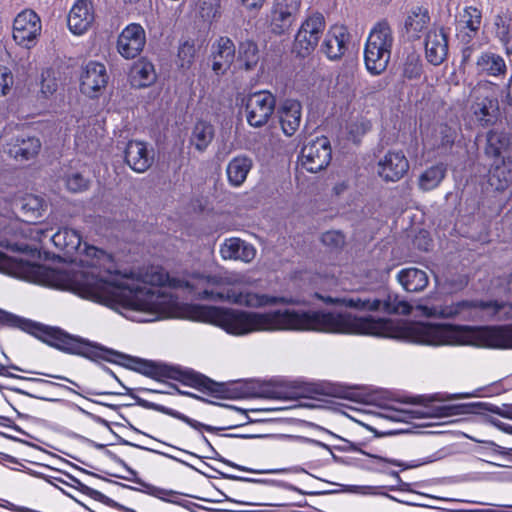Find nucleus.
Wrapping results in <instances>:
<instances>
[{"label": "nucleus", "mask_w": 512, "mask_h": 512, "mask_svg": "<svg viewBox=\"0 0 512 512\" xmlns=\"http://www.w3.org/2000/svg\"><path fill=\"white\" fill-rule=\"evenodd\" d=\"M82 268L73 271L48 269L41 265H24L0 251V272L12 274L22 270L56 289L109 307L136 322H153L178 316L177 299L153 287L189 289L198 299L228 301L259 309L267 306L298 304L294 297L272 296L248 290H224L226 284L248 283L242 278L231 280L219 274H196L190 279L170 277L159 265L143 266L121 272L114 257L95 246L85 244L80 259Z\"/></svg>", "instance_id": "f257e3e1"}, {"label": "nucleus", "mask_w": 512, "mask_h": 512, "mask_svg": "<svg viewBox=\"0 0 512 512\" xmlns=\"http://www.w3.org/2000/svg\"><path fill=\"white\" fill-rule=\"evenodd\" d=\"M33 333L41 341L65 353L82 356L93 361L102 359L120 364L156 380L161 378L174 379L181 382L183 385L207 391L211 394L220 392L219 384L192 369L168 366L131 357L107 349L87 339L68 334L58 327L36 324Z\"/></svg>", "instance_id": "f03ea898"}, {"label": "nucleus", "mask_w": 512, "mask_h": 512, "mask_svg": "<svg viewBox=\"0 0 512 512\" xmlns=\"http://www.w3.org/2000/svg\"><path fill=\"white\" fill-rule=\"evenodd\" d=\"M510 308L505 302L464 299L455 302L426 301L417 305L422 316L465 322L502 320Z\"/></svg>", "instance_id": "7ed1b4c3"}, {"label": "nucleus", "mask_w": 512, "mask_h": 512, "mask_svg": "<svg viewBox=\"0 0 512 512\" xmlns=\"http://www.w3.org/2000/svg\"><path fill=\"white\" fill-rule=\"evenodd\" d=\"M320 298V296L317 294ZM325 303L340 304L359 311H382L388 314L408 315L411 313V305L400 299L398 295L388 294L379 297L376 294L362 292L344 296L341 298H322Z\"/></svg>", "instance_id": "20e7f679"}, {"label": "nucleus", "mask_w": 512, "mask_h": 512, "mask_svg": "<svg viewBox=\"0 0 512 512\" xmlns=\"http://www.w3.org/2000/svg\"><path fill=\"white\" fill-rule=\"evenodd\" d=\"M394 43L392 29L386 20L379 21L371 29L364 48L367 70L373 75L381 74L391 58Z\"/></svg>", "instance_id": "39448f33"}, {"label": "nucleus", "mask_w": 512, "mask_h": 512, "mask_svg": "<svg viewBox=\"0 0 512 512\" xmlns=\"http://www.w3.org/2000/svg\"><path fill=\"white\" fill-rule=\"evenodd\" d=\"M469 117L480 127L494 125L499 117V103L490 91L488 82H479L471 91Z\"/></svg>", "instance_id": "423d86ee"}, {"label": "nucleus", "mask_w": 512, "mask_h": 512, "mask_svg": "<svg viewBox=\"0 0 512 512\" xmlns=\"http://www.w3.org/2000/svg\"><path fill=\"white\" fill-rule=\"evenodd\" d=\"M247 123L255 128L266 125L274 113L276 98L269 91L251 93L243 100Z\"/></svg>", "instance_id": "0eeeda50"}, {"label": "nucleus", "mask_w": 512, "mask_h": 512, "mask_svg": "<svg viewBox=\"0 0 512 512\" xmlns=\"http://www.w3.org/2000/svg\"><path fill=\"white\" fill-rule=\"evenodd\" d=\"M41 31V19L32 9H24L14 18L12 37L22 48L31 49L36 46Z\"/></svg>", "instance_id": "6e6552de"}, {"label": "nucleus", "mask_w": 512, "mask_h": 512, "mask_svg": "<svg viewBox=\"0 0 512 512\" xmlns=\"http://www.w3.org/2000/svg\"><path fill=\"white\" fill-rule=\"evenodd\" d=\"M105 454L112 461H114L118 465L122 466L128 472V474H132V477H122V479L133 482V483L137 484L138 486L134 487V486H130L127 484L116 482L117 485H119L125 489H130V490H134V491H138V492L147 494L149 496L158 498L165 502L176 503V504H180L184 507H187L186 504L181 503L177 500V498L179 496L178 492L169 490V489H165V488H161V487H157L155 485L145 482L144 480H142L141 478L138 477V474L134 469L129 467L124 460H122L120 457H118L112 451L106 450Z\"/></svg>", "instance_id": "1a4fd4ad"}, {"label": "nucleus", "mask_w": 512, "mask_h": 512, "mask_svg": "<svg viewBox=\"0 0 512 512\" xmlns=\"http://www.w3.org/2000/svg\"><path fill=\"white\" fill-rule=\"evenodd\" d=\"M331 146L327 137H318L305 144L300 153L302 167L311 173L326 168L331 161Z\"/></svg>", "instance_id": "9d476101"}, {"label": "nucleus", "mask_w": 512, "mask_h": 512, "mask_svg": "<svg viewBox=\"0 0 512 512\" xmlns=\"http://www.w3.org/2000/svg\"><path fill=\"white\" fill-rule=\"evenodd\" d=\"M146 32L139 23H129L119 33L116 41L117 52L125 59H134L146 45Z\"/></svg>", "instance_id": "9b49d317"}, {"label": "nucleus", "mask_w": 512, "mask_h": 512, "mask_svg": "<svg viewBox=\"0 0 512 512\" xmlns=\"http://www.w3.org/2000/svg\"><path fill=\"white\" fill-rule=\"evenodd\" d=\"M300 0H275L270 13V29L276 35L287 33L297 19Z\"/></svg>", "instance_id": "f8f14e48"}, {"label": "nucleus", "mask_w": 512, "mask_h": 512, "mask_svg": "<svg viewBox=\"0 0 512 512\" xmlns=\"http://www.w3.org/2000/svg\"><path fill=\"white\" fill-rule=\"evenodd\" d=\"M236 47L227 36L218 37L211 45V69L217 76L227 73L235 60Z\"/></svg>", "instance_id": "ddd939ff"}, {"label": "nucleus", "mask_w": 512, "mask_h": 512, "mask_svg": "<svg viewBox=\"0 0 512 512\" xmlns=\"http://www.w3.org/2000/svg\"><path fill=\"white\" fill-rule=\"evenodd\" d=\"M137 404L145 409L154 410V411L163 413L165 415L171 416L175 419H178V420L184 422L185 424L189 425L194 430L200 432L201 433L200 439H201L202 443L206 446V449L208 447L212 446V444L208 440V438L202 433V431L218 434L219 431L224 430V428H222V427H215L212 425L204 424L202 422H199L195 419L188 417L187 415H185L177 410H174L172 408H169L164 405L157 404V403H154V402L142 399V398H137Z\"/></svg>", "instance_id": "4468645a"}, {"label": "nucleus", "mask_w": 512, "mask_h": 512, "mask_svg": "<svg viewBox=\"0 0 512 512\" xmlns=\"http://www.w3.org/2000/svg\"><path fill=\"white\" fill-rule=\"evenodd\" d=\"M409 170V161L401 150H390L378 162V174L387 182L402 179Z\"/></svg>", "instance_id": "2eb2a0df"}, {"label": "nucleus", "mask_w": 512, "mask_h": 512, "mask_svg": "<svg viewBox=\"0 0 512 512\" xmlns=\"http://www.w3.org/2000/svg\"><path fill=\"white\" fill-rule=\"evenodd\" d=\"M108 82V75L104 64L88 62L80 77V90L83 94L94 97Z\"/></svg>", "instance_id": "dca6fc26"}, {"label": "nucleus", "mask_w": 512, "mask_h": 512, "mask_svg": "<svg viewBox=\"0 0 512 512\" xmlns=\"http://www.w3.org/2000/svg\"><path fill=\"white\" fill-rule=\"evenodd\" d=\"M95 19L92 2L77 0L68 15V27L75 35L84 34L93 24Z\"/></svg>", "instance_id": "f3484780"}, {"label": "nucleus", "mask_w": 512, "mask_h": 512, "mask_svg": "<svg viewBox=\"0 0 512 512\" xmlns=\"http://www.w3.org/2000/svg\"><path fill=\"white\" fill-rule=\"evenodd\" d=\"M448 55V38L443 28H433L428 31L425 38V56L427 61L438 66Z\"/></svg>", "instance_id": "a211bd4d"}, {"label": "nucleus", "mask_w": 512, "mask_h": 512, "mask_svg": "<svg viewBox=\"0 0 512 512\" xmlns=\"http://www.w3.org/2000/svg\"><path fill=\"white\" fill-rule=\"evenodd\" d=\"M349 33L344 26H333L327 32L321 45V52L329 60L340 59L347 50Z\"/></svg>", "instance_id": "6ab92c4d"}, {"label": "nucleus", "mask_w": 512, "mask_h": 512, "mask_svg": "<svg viewBox=\"0 0 512 512\" xmlns=\"http://www.w3.org/2000/svg\"><path fill=\"white\" fill-rule=\"evenodd\" d=\"M482 20L481 11L473 6L465 7L456 25L457 38L468 44L477 34Z\"/></svg>", "instance_id": "aec40b11"}, {"label": "nucleus", "mask_w": 512, "mask_h": 512, "mask_svg": "<svg viewBox=\"0 0 512 512\" xmlns=\"http://www.w3.org/2000/svg\"><path fill=\"white\" fill-rule=\"evenodd\" d=\"M279 122L283 133L292 136L298 130L302 118V106L299 101L286 99L278 108Z\"/></svg>", "instance_id": "412c9836"}, {"label": "nucleus", "mask_w": 512, "mask_h": 512, "mask_svg": "<svg viewBox=\"0 0 512 512\" xmlns=\"http://www.w3.org/2000/svg\"><path fill=\"white\" fill-rule=\"evenodd\" d=\"M220 255L224 260H239L250 263L256 256V249L240 238L231 237L225 239L220 245Z\"/></svg>", "instance_id": "4be33fe9"}, {"label": "nucleus", "mask_w": 512, "mask_h": 512, "mask_svg": "<svg viewBox=\"0 0 512 512\" xmlns=\"http://www.w3.org/2000/svg\"><path fill=\"white\" fill-rule=\"evenodd\" d=\"M125 161L137 173L145 172L153 162V155L142 141H129L125 149Z\"/></svg>", "instance_id": "5701e85b"}, {"label": "nucleus", "mask_w": 512, "mask_h": 512, "mask_svg": "<svg viewBox=\"0 0 512 512\" xmlns=\"http://www.w3.org/2000/svg\"><path fill=\"white\" fill-rule=\"evenodd\" d=\"M476 70L479 75L499 78L505 76L507 65L501 55L491 51H484L477 57Z\"/></svg>", "instance_id": "b1692460"}, {"label": "nucleus", "mask_w": 512, "mask_h": 512, "mask_svg": "<svg viewBox=\"0 0 512 512\" xmlns=\"http://www.w3.org/2000/svg\"><path fill=\"white\" fill-rule=\"evenodd\" d=\"M41 148L40 140L29 135H19L9 145V154L16 161H27L34 158Z\"/></svg>", "instance_id": "393cba45"}, {"label": "nucleus", "mask_w": 512, "mask_h": 512, "mask_svg": "<svg viewBox=\"0 0 512 512\" xmlns=\"http://www.w3.org/2000/svg\"><path fill=\"white\" fill-rule=\"evenodd\" d=\"M49 237L53 245L68 256L77 253L82 244L79 232L67 227L59 229Z\"/></svg>", "instance_id": "a878e982"}, {"label": "nucleus", "mask_w": 512, "mask_h": 512, "mask_svg": "<svg viewBox=\"0 0 512 512\" xmlns=\"http://www.w3.org/2000/svg\"><path fill=\"white\" fill-rule=\"evenodd\" d=\"M489 173L491 186L498 191H504L512 184V160L510 158L494 160Z\"/></svg>", "instance_id": "bb28decb"}, {"label": "nucleus", "mask_w": 512, "mask_h": 512, "mask_svg": "<svg viewBox=\"0 0 512 512\" xmlns=\"http://www.w3.org/2000/svg\"><path fill=\"white\" fill-rule=\"evenodd\" d=\"M367 455L369 456L370 460L366 465H364L366 469L392 476L397 481V486H399V489L406 490L408 484L402 482L398 472L390 468L391 466H401V463L398 460L384 458L376 455ZM388 489L394 491L396 490V485L389 486Z\"/></svg>", "instance_id": "cd10ccee"}, {"label": "nucleus", "mask_w": 512, "mask_h": 512, "mask_svg": "<svg viewBox=\"0 0 512 512\" xmlns=\"http://www.w3.org/2000/svg\"><path fill=\"white\" fill-rule=\"evenodd\" d=\"M456 137L457 131L455 128L447 124H439L433 128L430 135H426L425 141L434 149L444 153L452 148Z\"/></svg>", "instance_id": "c85d7f7f"}, {"label": "nucleus", "mask_w": 512, "mask_h": 512, "mask_svg": "<svg viewBox=\"0 0 512 512\" xmlns=\"http://www.w3.org/2000/svg\"><path fill=\"white\" fill-rule=\"evenodd\" d=\"M430 15L427 8L417 6L411 9L406 20L405 30L409 37L419 39L422 33L428 28Z\"/></svg>", "instance_id": "c756f323"}, {"label": "nucleus", "mask_w": 512, "mask_h": 512, "mask_svg": "<svg viewBox=\"0 0 512 512\" xmlns=\"http://www.w3.org/2000/svg\"><path fill=\"white\" fill-rule=\"evenodd\" d=\"M397 279L401 286L408 292L422 291L429 283L427 273L415 267L400 270L397 274Z\"/></svg>", "instance_id": "7c9ffc66"}, {"label": "nucleus", "mask_w": 512, "mask_h": 512, "mask_svg": "<svg viewBox=\"0 0 512 512\" xmlns=\"http://www.w3.org/2000/svg\"><path fill=\"white\" fill-rule=\"evenodd\" d=\"M447 173V164L435 163L423 170L418 177V187L422 191L436 189L444 180Z\"/></svg>", "instance_id": "2f4dec72"}, {"label": "nucleus", "mask_w": 512, "mask_h": 512, "mask_svg": "<svg viewBox=\"0 0 512 512\" xmlns=\"http://www.w3.org/2000/svg\"><path fill=\"white\" fill-rule=\"evenodd\" d=\"M252 168V160L247 156H236L232 158L226 169L227 178L230 185L234 187L241 186L247 178Z\"/></svg>", "instance_id": "473e14b6"}, {"label": "nucleus", "mask_w": 512, "mask_h": 512, "mask_svg": "<svg viewBox=\"0 0 512 512\" xmlns=\"http://www.w3.org/2000/svg\"><path fill=\"white\" fill-rule=\"evenodd\" d=\"M198 49L195 39L186 38L179 41L176 65L180 71L187 72L193 67Z\"/></svg>", "instance_id": "72a5a7b5"}, {"label": "nucleus", "mask_w": 512, "mask_h": 512, "mask_svg": "<svg viewBox=\"0 0 512 512\" xmlns=\"http://www.w3.org/2000/svg\"><path fill=\"white\" fill-rule=\"evenodd\" d=\"M509 146V137L504 132L490 130L486 136L485 155L494 160H500L503 152Z\"/></svg>", "instance_id": "f704fd0d"}, {"label": "nucleus", "mask_w": 512, "mask_h": 512, "mask_svg": "<svg viewBox=\"0 0 512 512\" xmlns=\"http://www.w3.org/2000/svg\"><path fill=\"white\" fill-rule=\"evenodd\" d=\"M213 137V126L207 122L199 121L192 129L189 142L197 151L204 152L212 142Z\"/></svg>", "instance_id": "c9c22d12"}, {"label": "nucleus", "mask_w": 512, "mask_h": 512, "mask_svg": "<svg viewBox=\"0 0 512 512\" xmlns=\"http://www.w3.org/2000/svg\"><path fill=\"white\" fill-rule=\"evenodd\" d=\"M511 16L505 13L497 14L494 17V34L506 49L507 53L512 52V29Z\"/></svg>", "instance_id": "e433bc0d"}, {"label": "nucleus", "mask_w": 512, "mask_h": 512, "mask_svg": "<svg viewBox=\"0 0 512 512\" xmlns=\"http://www.w3.org/2000/svg\"><path fill=\"white\" fill-rule=\"evenodd\" d=\"M132 84L136 87H147L156 80L154 65L140 60L134 64L131 71Z\"/></svg>", "instance_id": "4c0bfd02"}, {"label": "nucleus", "mask_w": 512, "mask_h": 512, "mask_svg": "<svg viewBox=\"0 0 512 512\" xmlns=\"http://www.w3.org/2000/svg\"><path fill=\"white\" fill-rule=\"evenodd\" d=\"M259 50L255 42L251 40L243 41L238 48V61L245 70L254 69L259 62Z\"/></svg>", "instance_id": "58836bf2"}, {"label": "nucleus", "mask_w": 512, "mask_h": 512, "mask_svg": "<svg viewBox=\"0 0 512 512\" xmlns=\"http://www.w3.org/2000/svg\"><path fill=\"white\" fill-rule=\"evenodd\" d=\"M325 26L326 22L323 14L320 12H313L305 18L297 32H299L300 36L303 37L302 41H306L305 35L307 33L321 38Z\"/></svg>", "instance_id": "ea45409f"}, {"label": "nucleus", "mask_w": 512, "mask_h": 512, "mask_svg": "<svg viewBox=\"0 0 512 512\" xmlns=\"http://www.w3.org/2000/svg\"><path fill=\"white\" fill-rule=\"evenodd\" d=\"M20 208L27 218H38L45 210L46 203L40 196L27 194L20 199Z\"/></svg>", "instance_id": "a19ab883"}, {"label": "nucleus", "mask_w": 512, "mask_h": 512, "mask_svg": "<svg viewBox=\"0 0 512 512\" xmlns=\"http://www.w3.org/2000/svg\"><path fill=\"white\" fill-rule=\"evenodd\" d=\"M69 477H70L71 481L73 482V484H71L72 487L78 489L80 492L91 497L92 499L105 504L106 506L120 510V507L122 504L109 498L108 496L104 495L102 492L85 485L77 478L72 477L70 475H69Z\"/></svg>", "instance_id": "79ce46f5"}, {"label": "nucleus", "mask_w": 512, "mask_h": 512, "mask_svg": "<svg viewBox=\"0 0 512 512\" xmlns=\"http://www.w3.org/2000/svg\"><path fill=\"white\" fill-rule=\"evenodd\" d=\"M8 368H11V369L16 370V371H24L22 368H20V367H18L16 365L5 366L4 364L0 363V375L1 376H5V377H9V378H15V379L23 380V381L39 383V384L46 385V386H60V384L52 382V381H49V380H45V379H41V378L24 377V376H20V375L11 373V372L8 371ZM61 387H63V385H61ZM64 388H66L67 390H69L72 393H75L77 395H80L82 397L87 398L84 394H82V393H80V392H78V391H76V390H74L72 388H69V387H66V386H64Z\"/></svg>", "instance_id": "37998d69"}, {"label": "nucleus", "mask_w": 512, "mask_h": 512, "mask_svg": "<svg viewBox=\"0 0 512 512\" xmlns=\"http://www.w3.org/2000/svg\"><path fill=\"white\" fill-rule=\"evenodd\" d=\"M303 37L300 36V33L297 32L295 35V41H294V50L300 57H306L308 56L316 46L318 45V42L320 40L319 37L313 35V34H306L305 40L302 41Z\"/></svg>", "instance_id": "c03bdc74"}, {"label": "nucleus", "mask_w": 512, "mask_h": 512, "mask_svg": "<svg viewBox=\"0 0 512 512\" xmlns=\"http://www.w3.org/2000/svg\"><path fill=\"white\" fill-rule=\"evenodd\" d=\"M199 15L208 23H212L221 16L220 0H201L199 4Z\"/></svg>", "instance_id": "a18cd8bd"}, {"label": "nucleus", "mask_w": 512, "mask_h": 512, "mask_svg": "<svg viewBox=\"0 0 512 512\" xmlns=\"http://www.w3.org/2000/svg\"><path fill=\"white\" fill-rule=\"evenodd\" d=\"M379 416L394 422H409L416 418V412L413 410L402 409L394 406H385L382 408Z\"/></svg>", "instance_id": "49530a36"}, {"label": "nucleus", "mask_w": 512, "mask_h": 512, "mask_svg": "<svg viewBox=\"0 0 512 512\" xmlns=\"http://www.w3.org/2000/svg\"><path fill=\"white\" fill-rule=\"evenodd\" d=\"M226 479L234 480V481H241V482H247V483H256V484H268V485H275L278 487H282L287 490L291 491H298L301 492L298 488L293 486L292 484L286 483L281 480H271V479H258V478H250V477H243V476H237L232 474H226L224 475Z\"/></svg>", "instance_id": "de8ad7c7"}, {"label": "nucleus", "mask_w": 512, "mask_h": 512, "mask_svg": "<svg viewBox=\"0 0 512 512\" xmlns=\"http://www.w3.org/2000/svg\"><path fill=\"white\" fill-rule=\"evenodd\" d=\"M422 61L417 54L407 56L403 67V75L408 79H417L422 74Z\"/></svg>", "instance_id": "09e8293b"}, {"label": "nucleus", "mask_w": 512, "mask_h": 512, "mask_svg": "<svg viewBox=\"0 0 512 512\" xmlns=\"http://www.w3.org/2000/svg\"><path fill=\"white\" fill-rule=\"evenodd\" d=\"M322 243L332 249L340 248L345 243V237L340 231H327L321 237Z\"/></svg>", "instance_id": "8fccbe9b"}, {"label": "nucleus", "mask_w": 512, "mask_h": 512, "mask_svg": "<svg viewBox=\"0 0 512 512\" xmlns=\"http://www.w3.org/2000/svg\"><path fill=\"white\" fill-rule=\"evenodd\" d=\"M14 83V78L11 70L3 65H0V97L9 93Z\"/></svg>", "instance_id": "3c124183"}, {"label": "nucleus", "mask_w": 512, "mask_h": 512, "mask_svg": "<svg viewBox=\"0 0 512 512\" xmlns=\"http://www.w3.org/2000/svg\"><path fill=\"white\" fill-rule=\"evenodd\" d=\"M66 186L72 192H81L88 187V181L80 173H73L66 179Z\"/></svg>", "instance_id": "603ef678"}, {"label": "nucleus", "mask_w": 512, "mask_h": 512, "mask_svg": "<svg viewBox=\"0 0 512 512\" xmlns=\"http://www.w3.org/2000/svg\"><path fill=\"white\" fill-rule=\"evenodd\" d=\"M225 463L229 464L230 466L240 470V471H245V472H249V473H255V474H280V473H284L287 471V469L285 468H277V469H252V468H248V467H245V466H241V465H238V464H234L230 461H225Z\"/></svg>", "instance_id": "864d4df0"}, {"label": "nucleus", "mask_w": 512, "mask_h": 512, "mask_svg": "<svg viewBox=\"0 0 512 512\" xmlns=\"http://www.w3.org/2000/svg\"><path fill=\"white\" fill-rule=\"evenodd\" d=\"M386 488L385 486H369V485H353L350 491L356 492L363 495H385L381 490Z\"/></svg>", "instance_id": "5fc2aeb1"}, {"label": "nucleus", "mask_w": 512, "mask_h": 512, "mask_svg": "<svg viewBox=\"0 0 512 512\" xmlns=\"http://www.w3.org/2000/svg\"><path fill=\"white\" fill-rule=\"evenodd\" d=\"M487 410L501 417L512 420V404H503L502 406L488 404Z\"/></svg>", "instance_id": "6e6d98bb"}, {"label": "nucleus", "mask_w": 512, "mask_h": 512, "mask_svg": "<svg viewBox=\"0 0 512 512\" xmlns=\"http://www.w3.org/2000/svg\"><path fill=\"white\" fill-rule=\"evenodd\" d=\"M57 90V82L54 78L45 77L44 73L42 74L41 81V92L45 95H51Z\"/></svg>", "instance_id": "4d7b16f0"}, {"label": "nucleus", "mask_w": 512, "mask_h": 512, "mask_svg": "<svg viewBox=\"0 0 512 512\" xmlns=\"http://www.w3.org/2000/svg\"><path fill=\"white\" fill-rule=\"evenodd\" d=\"M105 371L107 373H109L111 376H113L119 383L120 385L122 386V388L125 390V392H103V394H109V395H123V394H128L130 392V388L126 387L125 385H123L121 383V381L117 378V376L109 369V368H105ZM85 393L86 394H89V395H102V392H94L92 390H85Z\"/></svg>", "instance_id": "13d9d810"}, {"label": "nucleus", "mask_w": 512, "mask_h": 512, "mask_svg": "<svg viewBox=\"0 0 512 512\" xmlns=\"http://www.w3.org/2000/svg\"><path fill=\"white\" fill-rule=\"evenodd\" d=\"M341 443L334 446V448L338 451L343 452H354L359 451V448L357 447V444L340 438Z\"/></svg>", "instance_id": "bf43d9fd"}, {"label": "nucleus", "mask_w": 512, "mask_h": 512, "mask_svg": "<svg viewBox=\"0 0 512 512\" xmlns=\"http://www.w3.org/2000/svg\"><path fill=\"white\" fill-rule=\"evenodd\" d=\"M18 318L11 313L0 310V323L8 325H16Z\"/></svg>", "instance_id": "052dcab7"}, {"label": "nucleus", "mask_w": 512, "mask_h": 512, "mask_svg": "<svg viewBox=\"0 0 512 512\" xmlns=\"http://www.w3.org/2000/svg\"><path fill=\"white\" fill-rule=\"evenodd\" d=\"M265 0H241V3L248 9H259Z\"/></svg>", "instance_id": "680f3d73"}, {"label": "nucleus", "mask_w": 512, "mask_h": 512, "mask_svg": "<svg viewBox=\"0 0 512 512\" xmlns=\"http://www.w3.org/2000/svg\"><path fill=\"white\" fill-rule=\"evenodd\" d=\"M50 229L48 228H43V227H36L34 229V232L36 234V238L39 240V241H43V238L45 237H48V233H49Z\"/></svg>", "instance_id": "e2e57ef3"}, {"label": "nucleus", "mask_w": 512, "mask_h": 512, "mask_svg": "<svg viewBox=\"0 0 512 512\" xmlns=\"http://www.w3.org/2000/svg\"><path fill=\"white\" fill-rule=\"evenodd\" d=\"M206 458L208 459H214V460H223L217 450L212 446L207 448V455Z\"/></svg>", "instance_id": "0e129e2a"}, {"label": "nucleus", "mask_w": 512, "mask_h": 512, "mask_svg": "<svg viewBox=\"0 0 512 512\" xmlns=\"http://www.w3.org/2000/svg\"><path fill=\"white\" fill-rule=\"evenodd\" d=\"M489 444L491 445L492 450L495 453H498V454H501V455H509L510 454L509 450H507L506 448L501 447V446L495 444L494 442H490Z\"/></svg>", "instance_id": "69168bd1"}, {"label": "nucleus", "mask_w": 512, "mask_h": 512, "mask_svg": "<svg viewBox=\"0 0 512 512\" xmlns=\"http://www.w3.org/2000/svg\"><path fill=\"white\" fill-rule=\"evenodd\" d=\"M10 390L15 392V393H18V394L27 395V396H29L31 398L42 399V397L34 395V394L30 393V392H27L24 389L19 388V387H11Z\"/></svg>", "instance_id": "338daca9"}, {"label": "nucleus", "mask_w": 512, "mask_h": 512, "mask_svg": "<svg viewBox=\"0 0 512 512\" xmlns=\"http://www.w3.org/2000/svg\"><path fill=\"white\" fill-rule=\"evenodd\" d=\"M490 422L492 423V425L497 427L499 430L504 431V427L506 426V423H503L498 419H491Z\"/></svg>", "instance_id": "774afa93"}]
</instances>
